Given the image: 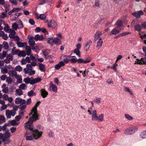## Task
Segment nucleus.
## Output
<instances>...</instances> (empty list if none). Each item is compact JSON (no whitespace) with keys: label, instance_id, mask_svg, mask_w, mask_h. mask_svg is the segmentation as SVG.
Instances as JSON below:
<instances>
[{"label":"nucleus","instance_id":"nucleus-24","mask_svg":"<svg viewBox=\"0 0 146 146\" xmlns=\"http://www.w3.org/2000/svg\"><path fill=\"white\" fill-rule=\"evenodd\" d=\"M135 30L138 31H140L142 27L139 24H137L135 26Z\"/></svg>","mask_w":146,"mask_h":146},{"label":"nucleus","instance_id":"nucleus-3","mask_svg":"<svg viewBox=\"0 0 146 146\" xmlns=\"http://www.w3.org/2000/svg\"><path fill=\"white\" fill-rule=\"evenodd\" d=\"M42 80L41 78L38 77L35 78L33 77L30 78L29 77L25 78L24 80V81L27 84L30 83L31 85H34L35 83L40 82Z\"/></svg>","mask_w":146,"mask_h":146},{"label":"nucleus","instance_id":"nucleus-64","mask_svg":"<svg viewBox=\"0 0 146 146\" xmlns=\"http://www.w3.org/2000/svg\"><path fill=\"white\" fill-rule=\"evenodd\" d=\"M140 61H141V62H142L143 64L146 65V58H141Z\"/></svg>","mask_w":146,"mask_h":146},{"label":"nucleus","instance_id":"nucleus-27","mask_svg":"<svg viewBox=\"0 0 146 146\" xmlns=\"http://www.w3.org/2000/svg\"><path fill=\"white\" fill-rule=\"evenodd\" d=\"M27 85L25 84H22L19 86V88L21 90H25L27 88Z\"/></svg>","mask_w":146,"mask_h":146},{"label":"nucleus","instance_id":"nucleus-63","mask_svg":"<svg viewBox=\"0 0 146 146\" xmlns=\"http://www.w3.org/2000/svg\"><path fill=\"white\" fill-rule=\"evenodd\" d=\"M7 59H9L10 60H12L13 59V56L11 54H9L7 55Z\"/></svg>","mask_w":146,"mask_h":146},{"label":"nucleus","instance_id":"nucleus-25","mask_svg":"<svg viewBox=\"0 0 146 146\" xmlns=\"http://www.w3.org/2000/svg\"><path fill=\"white\" fill-rule=\"evenodd\" d=\"M53 42L56 45L61 44V41L57 38H55L54 39Z\"/></svg>","mask_w":146,"mask_h":146},{"label":"nucleus","instance_id":"nucleus-42","mask_svg":"<svg viewBox=\"0 0 146 146\" xmlns=\"http://www.w3.org/2000/svg\"><path fill=\"white\" fill-rule=\"evenodd\" d=\"M22 99L20 98H17L15 99V102L16 104H19Z\"/></svg>","mask_w":146,"mask_h":146},{"label":"nucleus","instance_id":"nucleus-46","mask_svg":"<svg viewBox=\"0 0 146 146\" xmlns=\"http://www.w3.org/2000/svg\"><path fill=\"white\" fill-rule=\"evenodd\" d=\"M15 70L18 72H21L22 70V68L20 65H18L15 67Z\"/></svg>","mask_w":146,"mask_h":146},{"label":"nucleus","instance_id":"nucleus-22","mask_svg":"<svg viewBox=\"0 0 146 146\" xmlns=\"http://www.w3.org/2000/svg\"><path fill=\"white\" fill-rule=\"evenodd\" d=\"M25 50L27 52V55L28 56H29L31 52V49L29 46H26Z\"/></svg>","mask_w":146,"mask_h":146},{"label":"nucleus","instance_id":"nucleus-18","mask_svg":"<svg viewBox=\"0 0 146 146\" xmlns=\"http://www.w3.org/2000/svg\"><path fill=\"white\" fill-rule=\"evenodd\" d=\"M17 44L19 47H25L27 45V43L26 42H19L17 43Z\"/></svg>","mask_w":146,"mask_h":146},{"label":"nucleus","instance_id":"nucleus-4","mask_svg":"<svg viewBox=\"0 0 146 146\" xmlns=\"http://www.w3.org/2000/svg\"><path fill=\"white\" fill-rule=\"evenodd\" d=\"M33 67L31 64H28L26 65V68H25L23 71L25 74H28L29 75H34L35 74V71L32 70Z\"/></svg>","mask_w":146,"mask_h":146},{"label":"nucleus","instance_id":"nucleus-7","mask_svg":"<svg viewBox=\"0 0 146 146\" xmlns=\"http://www.w3.org/2000/svg\"><path fill=\"white\" fill-rule=\"evenodd\" d=\"M42 133V131H39L37 129H33V135L34 138L35 139H38L41 137Z\"/></svg>","mask_w":146,"mask_h":146},{"label":"nucleus","instance_id":"nucleus-53","mask_svg":"<svg viewBox=\"0 0 146 146\" xmlns=\"http://www.w3.org/2000/svg\"><path fill=\"white\" fill-rule=\"evenodd\" d=\"M74 52L79 57H80V52L79 50L77 49H75L74 51Z\"/></svg>","mask_w":146,"mask_h":146},{"label":"nucleus","instance_id":"nucleus-48","mask_svg":"<svg viewBox=\"0 0 146 146\" xmlns=\"http://www.w3.org/2000/svg\"><path fill=\"white\" fill-rule=\"evenodd\" d=\"M54 39L52 38H49L47 39V42L48 43L52 44L53 43Z\"/></svg>","mask_w":146,"mask_h":146},{"label":"nucleus","instance_id":"nucleus-52","mask_svg":"<svg viewBox=\"0 0 146 146\" xmlns=\"http://www.w3.org/2000/svg\"><path fill=\"white\" fill-rule=\"evenodd\" d=\"M125 116L126 118L129 120H131L133 119V117L128 114H125Z\"/></svg>","mask_w":146,"mask_h":146},{"label":"nucleus","instance_id":"nucleus-33","mask_svg":"<svg viewBox=\"0 0 146 146\" xmlns=\"http://www.w3.org/2000/svg\"><path fill=\"white\" fill-rule=\"evenodd\" d=\"M12 27L15 30H17L18 28L19 29L17 24L15 22L13 23Z\"/></svg>","mask_w":146,"mask_h":146},{"label":"nucleus","instance_id":"nucleus-10","mask_svg":"<svg viewBox=\"0 0 146 146\" xmlns=\"http://www.w3.org/2000/svg\"><path fill=\"white\" fill-rule=\"evenodd\" d=\"M9 75L11 76L15 77V78L19 77V75L17 74V72L13 70H10L8 72Z\"/></svg>","mask_w":146,"mask_h":146},{"label":"nucleus","instance_id":"nucleus-35","mask_svg":"<svg viewBox=\"0 0 146 146\" xmlns=\"http://www.w3.org/2000/svg\"><path fill=\"white\" fill-rule=\"evenodd\" d=\"M26 55V52L24 51H20L19 54V56H25Z\"/></svg>","mask_w":146,"mask_h":146},{"label":"nucleus","instance_id":"nucleus-58","mask_svg":"<svg viewBox=\"0 0 146 146\" xmlns=\"http://www.w3.org/2000/svg\"><path fill=\"white\" fill-rule=\"evenodd\" d=\"M19 108L21 110V111H23V110H24L25 109V108L26 107V105H20L19 106Z\"/></svg>","mask_w":146,"mask_h":146},{"label":"nucleus","instance_id":"nucleus-6","mask_svg":"<svg viewBox=\"0 0 146 146\" xmlns=\"http://www.w3.org/2000/svg\"><path fill=\"white\" fill-rule=\"evenodd\" d=\"M16 111L14 110H7L6 111V115L7 118L10 119L11 118V116H13L16 114Z\"/></svg>","mask_w":146,"mask_h":146},{"label":"nucleus","instance_id":"nucleus-15","mask_svg":"<svg viewBox=\"0 0 146 146\" xmlns=\"http://www.w3.org/2000/svg\"><path fill=\"white\" fill-rule=\"evenodd\" d=\"M92 115V120L94 121L98 120V116L97 115L96 110H94L93 111Z\"/></svg>","mask_w":146,"mask_h":146},{"label":"nucleus","instance_id":"nucleus-5","mask_svg":"<svg viewBox=\"0 0 146 146\" xmlns=\"http://www.w3.org/2000/svg\"><path fill=\"white\" fill-rule=\"evenodd\" d=\"M138 130L136 127H130L124 131L125 134L127 135H131L135 133Z\"/></svg>","mask_w":146,"mask_h":146},{"label":"nucleus","instance_id":"nucleus-26","mask_svg":"<svg viewBox=\"0 0 146 146\" xmlns=\"http://www.w3.org/2000/svg\"><path fill=\"white\" fill-rule=\"evenodd\" d=\"M3 46L2 45V47H3L4 49L6 50L8 49L9 46V44L7 42L5 41L3 42Z\"/></svg>","mask_w":146,"mask_h":146},{"label":"nucleus","instance_id":"nucleus-50","mask_svg":"<svg viewBox=\"0 0 146 146\" xmlns=\"http://www.w3.org/2000/svg\"><path fill=\"white\" fill-rule=\"evenodd\" d=\"M130 33V32H124L119 34L118 35V36H123L125 35H127Z\"/></svg>","mask_w":146,"mask_h":146},{"label":"nucleus","instance_id":"nucleus-47","mask_svg":"<svg viewBox=\"0 0 146 146\" xmlns=\"http://www.w3.org/2000/svg\"><path fill=\"white\" fill-rule=\"evenodd\" d=\"M104 119V115L102 114L99 115L98 117V120L100 121H103Z\"/></svg>","mask_w":146,"mask_h":146},{"label":"nucleus","instance_id":"nucleus-38","mask_svg":"<svg viewBox=\"0 0 146 146\" xmlns=\"http://www.w3.org/2000/svg\"><path fill=\"white\" fill-rule=\"evenodd\" d=\"M69 56H65L62 57L63 58V60L65 62L67 63L69 62L70 59H68L67 58Z\"/></svg>","mask_w":146,"mask_h":146},{"label":"nucleus","instance_id":"nucleus-8","mask_svg":"<svg viewBox=\"0 0 146 146\" xmlns=\"http://www.w3.org/2000/svg\"><path fill=\"white\" fill-rule=\"evenodd\" d=\"M47 25L48 27L52 29H55L57 26L56 23L54 20H50Z\"/></svg>","mask_w":146,"mask_h":146},{"label":"nucleus","instance_id":"nucleus-55","mask_svg":"<svg viewBox=\"0 0 146 146\" xmlns=\"http://www.w3.org/2000/svg\"><path fill=\"white\" fill-rule=\"evenodd\" d=\"M8 87L4 88L2 89V91L5 93H7L8 91Z\"/></svg>","mask_w":146,"mask_h":146},{"label":"nucleus","instance_id":"nucleus-39","mask_svg":"<svg viewBox=\"0 0 146 146\" xmlns=\"http://www.w3.org/2000/svg\"><path fill=\"white\" fill-rule=\"evenodd\" d=\"M16 22L17 23V24H20V25H21V26H19V29H21V28H23V24L22 21L20 19L17 20L16 21Z\"/></svg>","mask_w":146,"mask_h":146},{"label":"nucleus","instance_id":"nucleus-14","mask_svg":"<svg viewBox=\"0 0 146 146\" xmlns=\"http://www.w3.org/2000/svg\"><path fill=\"white\" fill-rule=\"evenodd\" d=\"M92 42L90 40H89L88 41L84 47V50L86 51H88L90 48V45L91 44Z\"/></svg>","mask_w":146,"mask_h":146},{"label":"nucleus","instance_id":"nucleus-13","mask_svg":"<svg viewBox=\"0 0 146 146\" xmlns=\"http://www.w3.org/2000/svg\"><path fill=\"white\" fill-rule=\"evenodd\" d=\"M102 35V33L101 31H97L94 35L95 40V41L99 39L100 38H101L100 37V36Z\"/></svg>","mask_w":146,"mask_h":146},{"label":"nucleus","instance_id":"nucleus-20","mask_svg":"<svg viewBox=\"0 0 146 146\" xmlns=\"http://www.w3.org/2000/svg\"><path fill=\"white\" fill-rule=\"evenodd\" d=\"M39 68L41 71L43 72H45L46 70L45 65L42 63L39 64Z\"/></svg>","mask_w":146,"mask_h":146},{"label":"nucleus","instance_id":"nucleus-37","mask_svg":"<svg viewBox=\"0 0 146 146\" xmlns=\"http://www.w3.org/2000/svg\"><path fill=\"white\" fill-rule=\"evenodd\" d=\"M5 121V117L1 115L0 116V124L4 123Z\"/></svg>","mask_w":146,"mask_h":146},{"label":"nucleus","instance_id":"nucleus-11","mask_svg":"<svg viewBox=\"0 0 146 146\" xmlns=\"http://www.w3.org/2000/svg\"><path fill=\"white\" fill-rule=\"evenodd\" d=\"M3 137L2 139V141L3 142H5L6 140L9 139L10 136V133L9 131H6L5 133L3 134Z\"/></svg>","mask_w":146,"mask_h":146},{"label":"nucleus","instance_id":"nucleus-1","mask_svg":"<svg viewBox=\"0 0 146 146\" xmlns=\"http://www.w3.org/2000/svg\"><path fill=\"white\" fill-rule=\"evenodd\" d=\"M36 120L33 119V117H30L29 118L28 121L25 123V128L27 130L25 136L33 135V131L34 129L32 123L34 121H35Z\"/></svg>","mask_w":146,"mask_h":146},{"label":"nucleus","instance_id":"nucleus-54","mask_svg":"<svg viewBox=\"0 0 146 146\" xmlns=\"http://www.w3.org/2000/svg\"><path fill=\"white\" fill-rule=\"evenodd\" d=\"M46 17V15L44 14H41L40 15L39 18H40V19H41L43 20L45 19Z\"/></svg>","mask_w":146,"mask_h":146},{"label":"nucleus","instance_id":"nucleus-28","mask_svg":"<svg viewBox=\"0 0 146 146\" xmlns=\"http://www.w3.org/2000/svg\"><path fill=\"white\" fill-rule=\"evenodd\" d=\"M7 69L5 67H3L1 68V72L3 74H7L8 73Z\"/></svg>","mask_w":146,"mask_h":146},{"label":"nucleus","instance_id":"nucleus-16","mask_svg":"<svg viewBox=\"0 0 146 146\" xmlns=\"http://www.w3.org/2000/svg\"><path fill=\"white\" fill-rule=\"evenodd\" d=\"M65 65L64 62L61 61L58 64H56L55 66V69L58 70L61 67L64 66Z\"/></svg>","mask_w":146,"mask_h":146},{"label":"nucleus","instance_id":"nucleus-49","mask_svg":"<svg viewBox=\"0 0 146 146\" xmlns=\"http://www.w3.org/2000/svg\"><path fill=\"white\" fill-rule=\"evenodd\" d=\"M6 81L8 84H11L12 82V80L10 76L7 77Z\"/></svg>","mask_w":146,"mask_h":146},{"label":"nucleus","instance_id":"nucleus-21","mask_svg":"<svg viewBox=\"0 0 146 146\" xmlns=\"http://www.w3.org/2000/svg\"><path fill=\"white\" fill-rule=\"evenodd\" d=\"M43 38V36L41 35H36L35 37V40L36 41L42 40Z\"/></svg>","mask_w":146,"mask_h":146},{"label":"nucleus","instance_id":"nucleus-56","mask_svg":"<svg viewBox=\"0 0 146 146\" xmlns=\"http://www.w3.org/2000/svg\"><path fill=\"white\" fill-rule=\"evenodd\" d=\"M21 118H22L21 116V115H18L16 116L15 117V120L16 121H19L20 120Z\"/></svg>","mask_w":146,"mask_h":146},{"label":"nucleus","instance_id":"nucleus-45","mask_svg":"<svg viewBox=\"0 0 146 146\" xmlns=\"http://www.w3.org/2000/svg\"><path fill=\"white\" fill-rule=\"evenodd\" d=\"M123 24L122 21L120 20H118L117 21L116 25L118 27H119L121 26Z\"/></svg>","mask_w":146,"mask_h":146},{"label":"nucleus","instance_id":"nucleus-51","mask_svg":"<svg viewBox=\"0 0 146 146\" xmlns=\"http://www.w3.org/2000/svg\"><path fill=\"white\" fill-rule=\"evenodd\" d=\"M15 41L16 42L17 44V43L19 42L20 40V38L17 35H15V36H14V38H13Z\"/></svg>","mask_w":146,"mask_h":146},{"label":"nucleus","instance_id":"nucleus-17","mask_svg":"<svg viewBox=\"0 0 146 146\" xmlns=\"http://www.w3.org/2000/svg\"><path fill=\"white\" fill-rule=\"evenodd\" d=\"M103 40L102 38H100L97 42V44L96 46V48L98 49H100L102 45Z\"/></svg>","mask_w":146,"mask_h":146},{"label":"nucleus","instance_id":"nucleus-34","mask_svg":"<svg viewBox=\"0 0 146 146\" xmlns=\"http://www.w3.org/2000/svg\"><path fill=\"white\" fill-rule=\"evenodd\" d=\"M28 95L29 96H35L36 95V93L34 92L33 91L31 90L28 92Z\"/></svg>","mask_w":146,"mask_h":146},{"label":"nucleus","instance_id":"nucleus-32","mask_svg":"<svg viewBox=\"0 0 146 146\" xmlns=\"http://www.w3.org/2000/svg\"><path fill=\"white\" fill-rule=\"evenodd\" d=\"M140 136L143 139L146 138V130L142 132L140 134Z\"/></svg>","mask_w":146,"mask_h":146},{"label":"nucleus","instance_id":"nucleus-29","mask_svg":"<svg viewBox=\"0 0 146 146\" xmlns=\"http://www.w3.org/2000/svg\"><path fill=\"white\" fill-rule=\"evenodd\" d=\"M70 60L72 63H75L77 62V59L75 56H72L70 57Z\"/></svg>","mask_w":146,"mask_h":146},{"label":"nucleus","instance_id":"nucleus-23","mask_svg":"<svg viewBox=\"0 0 146 146\" xmlns=\"http://www.w3.org/2000/svg\"><path fill=\"white\" fill-rule=\"evenodd\" d=\"M120 31L119 30H116V29L115 28L113 29L111 31L110 33V35H115L118 34L119 33Z\"/></svg>","mask_w":146,"mask_h":146},{"label":"nucleus","instance_id":"nucleus-19","mask_svg":"<svg viewBox=\"0 0 146 146\" xmlns=\"http://www.w3.org/2000/svg\"><path fill=\"white\" fill-rule=\"evenodd\" d=\"M40 93L43 98H45L48 95V92L44 89H42L40 90Z\"/></svg>","mask_w":146,"mask_h":146},{"label":"nucleus","instance_id":"nucleus-43","mask_svg":"<svg viewBox=\"0 0 146 146\" xmlns=\"http://www.w3.org/2000/svg\"><path fill=\"white\" fill-rule=\"evenodd\" d=\"M9 1L12 4V5L16 6L17 4L16 0H9Z\"/></svg>","mask_w":146,"mask_h":146},{"label":"nucleus","instance_id":"nucleus-9","mask_svg":"<svg viewBox=\"0 0 146 146\" xmlns=\"http://www.w3.org/2000/svg\"><path fill=\"white\" fill-rule=\"evenodd\" d=\"M132 14L136 18H139L140 17L141 15H142L143 14V12L142 11H137V12H133Z\"/></svg>","mask_w":146,"mask_h":146},{"label":"nucleus","instance_id":"nucleus-31","mask_svg":"<svg viewBox=\"0 0 146 146\" xmlns=\"http://www.w3.org/2000/svg\"><path fill=\"white\" fill-rule=\"evenodd\" d=\"M19 123L17 122H16V121L15 120H13L11 121L10 122V124L12 125L15 126V125H18Z\"/></svg>","mask_w":146,"mask_h":146},{"label":"nucleus","instance_id":"nucleus-57","mask_svg":"<svg viewBox=\"0 0 146 146\" xmlns=\"http://www.w3.org/2000/svg\"><path fill=\"white\" fill-rule=\"evenodd\" d=\"M95 6L96 7H99L100 4V2L99 0H96L95 3Z\"/></svg>","mask_w":146,"mask_h":146},{"label":"nucleus","instance_id":"nucleus-44","mask_svg":"<svg viewBox=\"0 0 146 146\" xmlns=\"http://www.w3.org/2000/svg\"><path fill=\"white\" fill-rule=\"evenodd\" d=\"M29 44L31 47H33L35 44V42L33 40H29Z\"/></svg>","mask_w":146,"mask_h":146},{"label":"nucleus","instance_id":"nucleus-2","mask_svg":"<svg viewBox=\"0 0 146 146\" xmlns=\"http://www.w3.org/2000/svg\"><path fill=\"white\" fill-rule=\"evenodd\" d=\"M40 102L38 101L35 104V106L33 108L31 113L29 114V116L32 115V116L31 117H33V119L35 120H38V115L37 112V108L40 105Z\"/></svg>","mask_w":146,"mask_h":146},{"label":"nucleus","instance_id":"nucleus-62","mask_svg":"<svg viewBox=\"0 0 146 146\" xmlns=\"http://www.w3.org/2000/svg\"><path fill=\"white\" fill-rule=\"evenodd\" d=\"M7 76L5 74H4L1 76V77L0 78L1 80H5V79L7 78Z\"/></svg>","mask_w":146,"mask_h":146},{"label":"nucleus","instance_id":"nucleus-59","mask_svg":"<svg viewBox=\"0 0 146 146\" xmlns=\"http://www.w3.org/2000/svg\"><path fill=\"white\" fill-rule=\"evenodd\" d=\"M106 82L109 84H113V83L112 81V80L111 78H108L106 81Z\"/></svg>","mask_w":146,"mask_h":146},{"label":"nucleus","instance_id":"nucleus-30","mask_svg":"<svg viewBox=\"0 0 146 146\" xmlns=\"http://www.w3.org/2000/svg\"><path fill=\"white\" fill-rule=\"evenodd\" d=\"M7 16V13L5 12H2L0 15V18L4 19L5 17H6Z\"/></svg>","mask_w":146,"mask_h":146},{"label":"nucleus","instance_id":"nucleus-36","mask_svg":"<svg viewBox=\"0 0 146 146\" xmlns=\"http://www.w3.org/2000/svg\"><path fill=\"white\" fill-rule=\"evenodd\" d=\"M25 136L26 137V139L28 141L32 140L34 138L33 135H31L29 136L27 135Z\"/></svg>","mask_w":146,"mask_h":146},{"label":"nucleus","instance_id":"nucleus-61","mask_svg":"<svg viewBox=\"0 0 146 146\" xmlns=\"http://www.w3.org/2000/svg\"><path fill=\"white\" fill-rule=\"evenodd\" d=\"M20 50L19 49L16 50L12 53L13 55L17 54L19 55Z\"/></svg>","mask_w":146,"mask_h":146},{"label":"nucleus","instance_id":"nucleus-12","mask_svg":"<svg viewBox=\"0 0 146 146\" xmlns=\"http://www.w3.org/2000/svg\"><path fill=\"white\" fill-rule=\"evenodd\" d=\"M50 90H52L54 92H56L57 91V87L55 85L53 84L52 82L50 83Z\"/></svg>","mask_w":146,"mask_h":146},{"label":"nucleus","instance_id":"nucleus-40","mask_svg":"<svg viewBox=\"0 0 146 146\" xmlns=\"http://www.w3.org/2000/svg\"><path fill=\"white\" fill-rule=\"evenodd\" d=\"M16 92L17 93V94L18 95H21L23 94V92L22 91V90L21 89H17L16 90Z\"/></svg>","mask_w":146,"mask_h":146},{"label":"nucleus","instance_id":"nucleus-41","mask_svg":"<svg viewBox=\"0 0 146 146\" xmlns=\"http://www.w3.org/2000/svg\"><path fill=\"white\" fill-rule=\"evenodd\" d=\"M91 60V59L90 58H88L84 60H83V63L86 64L90 62Z\"/></svg>","mask_w":146,"mask_h":146},{"label":"nucleus","instance_id":"nucleus-60","mask_svg":"<svg viewBox=\"0 0 146 146\" xmlns=\"http://www.w3.org/2000/svg\"><path fill=\"white\" fill-rule=\"evenodd\" d=\"M30 57L31 60H32L34 61H36L37 60L35 56H33L32 54H31L30 55Z\"/></svg>","mask_w":146,"mask_h":146}]
</instances>
